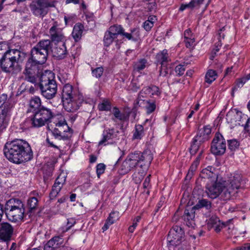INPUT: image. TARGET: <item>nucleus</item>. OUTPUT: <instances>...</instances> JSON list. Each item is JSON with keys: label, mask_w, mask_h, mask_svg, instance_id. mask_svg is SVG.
Here are the masks:
<instances>
[{"label": "nucleus", "mask_w": 250, "mask_h": 250, "mask_svg": "<svg viewBox=\"0 0 250 250\" xmlns=\"http://www.w3.org/2000/svg\"><path fill=\"white\" fill-rule=\"evenodd\" d=\"M200 136H196L193 139L190 147V153L191 155H194L199 150L201 143L204 141L202 140Z\"/></svg>", "instance_id": "72a5a7b5"}, {"label": "nucleus", "mask_w": 250, "mask_h": 250, "mask_svg": "<svg viewBox=\"0 0 250 250\" xmlns=\"http://www.w3.org/2000/svg\"><path fill=\"white\" fill-rule=\"evenodd\" d=\"M141 85V84L139 83L138 78L133 79L129 86V88L132 91L135 92L140 88Z\"/></svg>", "instance_id": "8fccbe9b"}, {"label": "nucleus", "mask_w": 250, "mask_h": 250, "mask_svg": "<svg viewBox=\"0 0 250 250\" xmlns=\"http://www.w3.org/2000/svg\"><path fill=\"white\" fill-rule=\"evenodd\" d=\"M194 208H205L207 210H209L211 208V203L207 199L200 200Z\"/></svg>", "instance_id": "a18cd8bd"}, {"label": "nucleus", "mask_w": 250, "mask_h": 250, "mask_svg": "<svg viewBox=\"0 0 250 250\" xmlns=\"http://www.w3.org/2000/svg\"><path fill=\"white\" fill-rule=\"evenodd\" d=\"M194 207L190 209H186L184 213L182 216L183 219L186 222V224L188 227L192 226L194 224V219L195 218V209Z\"/></svg>", "instance_id": "bb28decb"}, {"label": "nucleus", "mask_w": 250, "mask_h": 250, "mask_svg": "<svg viewBox=\"0 0 250 250\" xmlns=\"http://www.w3.org/2000/svg\"><path fill=\"white\" fill-rule=\"evenodd\" d=\"M35 48L48 55V51L51 48V43L50 40H42L34 46Z\"/></svg>", "instance_id": "7c9ffc66"}, {"label": "nucleus", "mask_w": 250, "mask_h": 250, "mask_svg": "<svg viewBox=\"0 0 250 250\" xmlns=\"http://www.w3.org/2000/svg\"><path fill=\"white\" fill-rule=\"evenodd\" d=\"M211 128L206 126L203 129H199L196 136H200L204 141L207 140L208 138V135L211 133Z\"/></svg>", "instance_id": "ea45409f"}, {"label": "nucleus", "mask_w": 250, "mask_h": 250, "mask_svg": "<svg viewBox=\"0 0 250 250\" xmlns=\"http://www.w3.org/2000/svg\"><path fill=\"white\" fill-rule=\"evenodd\" d=\"M25 54L18 49H9L5 51L2 61L0 64L2 71L15 75L21 70L20 64L25 58Z\"/></svg>", "instance_id": "20e7f679"}, {"label": "nucleus", "mask_w": 250, "mask_h": 250, "mask_svg": "<svg viewBox=\"0 0 250 250\" xmlns=\"http://www.w3.org/2000/svg\"><path fill=\"white\" fill-rule=\"evenodd\" d=\"M247 80L244 77L239 79L237 81L236 86L238 87H241L246 83Z\"/></svg>", "instance_id": "338daca9"}, {"label": "nucleus", "mask_w": 250, "mask_h": 250, "mask_svg": "<svg viewBox=\"0 0 250 250\" xmlns=\"http://www.w3.org/2000/svg\"><path fill=\"white\" fill-rule=\"evenodd\" d=\"M112 113L114 118H113L112 119L114 122H116L117 120L120 121H125L128 118L127 116H126L125 113H121L119 108L116 107H114L113 108Z\"/></svg>", "instance_id": "58836bf2"}, {"label": "nucleus", "mask_w": 250, "mask_h": 250, "mask_svg": "<svg viewBox=\"0 0 250 250\" xmlns=\"http://www.w3.org/2000/svg\"><path fill=\"white\" fill-rule=\"evenodd\" d=\"M237 250H250V243L245 244L241 247L237 248Z\"/></svg>", "instance_id": "774afa93"}, {"label": "nucleus", "mask_w": 250, "mask_h": 250, "mask_svg": "<svg viewBox=\"0 0 250 250\" xmlns=\"http://www.w3.org/2000/svg\"><path fill=\"white\" fill-rule=\"evenodd\" d=\"M41 99L37 96H34L30 99L28 103V107L27 110V113H32L35 115L42 106Z\"/></svg>", "instance_id": "4be33fe9"}, {"label": "nucleus", "mask_w": 250, "mask_h": 250, "mask_svg": "<svg viewBox=\"0 0 250 250\" xmlns=\"http://www.w3.org/2000/svg\"><path fill=\"white\" fill-rule=\"evenodd\" d=\"M153 155L150 150H146L143 152L136 151L129 153L122 165V170L127 173L134 168L138 165L144 170H146L153 160Z\"/></svg>", "instance_id": "7ed1b4c3"}, {"label": "nucleus", "mask_w": 250, "mask_h": 250, "mask_svg": "<svg viewBox=\"0 0 250 250\" xmlns=\"http://www.w3.org/2000/svg\"><path fill=\"white\" fill-rule=\"evenodd\" d=\"M55 74L50 70H45L40 76L38 83L42 95L46 99L53 98L57 91Z\"/></svg>", "instance_id": "39448f33"}, {"label": "nucleus", "mask_w": 250, "mask_h": 250, "mask_svg": "<svg viewBox=\"0 0 250 250\" xmlns=\"http://www.w3.org/2000/svg\"><path fill=\"white\" fill-rule=\"evenodd\" d=\"M56 126L58 127L59 130L61 131V134L68 135V139L71 137L72 134V130L68 126L65 121H60L56 123Z\"/></svg>", "instance_id": "c756f323"}, {"label": "nucleus", "mask_w": 250, "mask_h": 250, "mask_svg": "<svg viewBox=\"0 0 250 250\" xmlns=\"http://www.w3.org/2000/svg\"><path fill=\"white\" fill-rule=\"evenodd\" d=\"M4 212L9 221L17 223L21 222L25 215L24 205L19 199H10L5 203Z\"/></svg>", "instance_id": "423d86ee"}, {"label": "nucleus", "mask_w": 250, "mask_h": 250, "mask_svg": "<svg viewBox=\"0 0 250 250\" xmlns=\"http://www.w3.org/2000/svg\"><path fill=\"white\" fill-rule=\"evenodd\" d=\"M51 43L55 44L59 43H63L66 41V38L62 32V29L57 25L52 26L49 31Z\"/></svg>", "instance_id": "2eb2a0df"}, {"label": "nucleus", "mask_w": 250, "mask_h": 250, "mask_svg": "<svg viewBox=\"0 0 250 250\" xmlns=\"http://www.w3.org/2000/svg\"><path fill=\"white\" fill-rule=\"evenodd\" d=\"M104 69L102 67H99L92 70V73L93 76L96 78H100L103 75Z\"/></svg>", "instance_id": "864d4df0"}, {"label": "nucleus", "mask_w": 250, "mask_h": 250, "mask_svg": "<svg viewBox=\"0 0 250 250\" xmlns=\"http://www.w3.org/2000/svg\"><path fill=\"white\" fill-rule=\"evenodd\" d=\"M184 236L185 232L183 229L179 226H174L169 231L167 241L170 245L177 246L180 244Z\"/></svg>", "instance_id": "f8f14e48"}, {"label": "nucleus", "mask_w": 250, "mask_h": 250, "mask_svg": "<svg viewBox=\"0 0 250 250\" xmlns=\"http://www.w3.org/2000/svg\"><path fill=\"white\" fill-rule=\"evenodd\" d=\"M226 116L227 122L230 124L232 127L237 125L245 127L248 118L241 111L229 112L227 114Z\"/></svg>", "instance_id": "ddd939ff"}, {"label": "nucleus", "mask_w": 250, "mask_h": 250, "mask_svg": "<svg viewBox=\"0 0 250 250\" xmlns=\"http://www.w3.org/2000/svg\"><path fill=\"white\" fill-rule=\"evenodd\" d=\"M38 205L39 201L37 197H29L26 203L27 213H29V215H31L34 213L37 210Z\"/></svg>", "instance_id": "cd10ccee"}, {"label": "nucleus", "mask_w": 250, "mask_h": 250, "mask_svg": "<svg viewBox=\"0 0 250 250\" xmlns=\"http://www.w3.org/2000/svg\"><path fill=\"white\" fill-rule=\"evenodd\" d=\"M146 8H147L150 11H152L155 10L156 8L155 2L154 0H152V1H151L150 2H148L147 3Z\"/></svg>", "instance_id": "0e129e2a"}, {"label": "nucleus", "mask_w": 250, "mask_h": 250, "mask_svg": "<svg viewBox=\"0 0 250 250\" xmlns=\"http://www.w3.org/2000/svg\"><path fill=\"white\" fill-rule=\"evenodd\" d=\"M244 183L242 175L235 173L227 181H220L216 179L214 182L208 183L206 192L211 199H215L220 195L222 200L227 201L235 195L238 190L243 187Z\"/></svg>", "instance_id": "f257e3e1"}, {"label": "nucleus", "mask_w": 250, "mask_h": 250, "mask_svg": "<svg viewBox=\"0 0 250 250\" xmlns=\"http://www.w3.org/2000/svg\"><path fill=\"white\" fill-rule=\"evenodd\" d=\"M153 26V21L147 20L144 23V28L146 31H149Z\"/></svg>", "instance_id": "bf43d9fd"}, {"label": "nucleus", "mask_w": 250, "mask_h": 250, "mask_svg": "<svg viewBox=\"0 0 250 250\" xmlns=\"http://www.w3.org/2000/svg\"><path fill=\"white\" fill-rule=\"evenodd\" d=\"M83 29L84 27L81 23H78L74 25L72 36L75 42H78L81 39Z\"/></svg>", "instance_id": "2f4dec72"}, {"label": "nucleus", "mask_w": 250, "mask_h": 250, "mask_svg": "<svg viewBox=\"0 0 250 250\" xmlns=\"http://www.w3.org/2000/svg\"><path fill=\"white\" fill-rule=\"evenodd\" d=\"M98 108L101 111H108L111 109V104L107 99H104L98 105Z\"/></svg>", "instance_id": "79ce46f5"}, {"label": "nucleus", "mask_w": 250, "mask_h": 250, "mask_svg": "<svg viewBox=\"0 0 250 250\" xmlns=\"http://www.w3.org/2000/svg\"><path fill=\"white\" fill-rule=\"evenodd\" d=\"M231 222V220H229L226 222H221L219 219L215 215L212 216L208 220V226L211 229L213 228L216 232H219L223 228L227 226Z\"/></svg>", "instance_id": "a211bd4d"}, {"label": "nucleus", "mask_w": 250, "mask_h": 250, "mask_svg": "<svg viewBox=\"0 0 250 250\" xmlns=\"http://www.w3.org/2000/svg\"><path fill=\"white\" fill-rule=\"evenodd\" d=\"M119 218V212L118 211H112L107 218L110 221H113V223Z\"/></svg>", "instance_id": "5fc2aeb1"}, {"label": "nucleus", "mask_w": 250, "mask_h": 250, "mask_svg": "<svg viewBox=\"0 0 250 250\" xmlns=\"http://www.w3.org/2000/svg\"><path fill=\"white\" fill-rule=\"evenodd\" d=\"M107 31L116 38L118 35H121L128 40L134 42L137 41L140 37L139 31L138 29L134 28L131 30L130 33H127L124 32L123 27L119 25L111 26Z\"/></svg>", "instance_id": "1a4fd4ad"}, {"label": "nucleus", "mask_w": 250, "mask_h": 250, "mask_svg": "<svg viewBox=\"0 0 250 250\" xmlns=\"http://www.w3.org/2000/svg\"><path fill=\"white\" fill-rule=\"evenodd\" d=\"M185 44L187 47L191 48L194 45L195 40L193 37L184 40Z\"/></svg>", "instance_id": "13d9d810"}, {"label": "nucleus", "mask_w": 250, "mask_h": 250, "mask_svg": "<svg viewBox=\"0 0 250 250\" xmlns=\"http://www.w3.org/2000/svg\"><path fill=\"white\" fill-rule=\"evenodd\" d=\"M66 227H62L59 229V231L60 233H64L69 230L76 224V219L74 218L67 219Z\"/></svg>", "instance_id": "c03bdc74"}, {"label": "nucleus", "mask_w": 250, "mask_h": 250, "mask_svg": "<svg viewBox=\"0 0 250 250\" xmlns=\"http://www.w3.org/2000/svg\"><path fill=\"white\" fill-rule=\"evenodd\" d=\"M42 64L35 62L34 60L29 58L27 61L23 74L25 80L36 85L39 82L40 76L43 73Z\"/></svg>", "instance_id": "0eeeda50"}, {"label": "nucleus", "mask_w": 250, "mask_h": 250, "mask_svg": "<svg viewBox=\"0 0 250 250\" xmlns=\"http://www.w3.org/2000/svg\"><path fill=\"white\" fill-rule=\"evenodd\" d=\"M10 113L3 112L0 109V132L5 129L8 124L9 120Z\"/></svg>", "instance_id": "c9c22d12"}, {"label": "nucleus", "mask_w": 250, "mask_h": 250, "mask_svg": "<svg viewBox=\"0 0 250 250\" xmlns=\"http://www.w3.org/2000/svg\"><path fill=\"white\" fill-rule=\"evenodd\" d=\"M13 230V227L8 223L0 224V247L3 245L7 247V242L11 240Z\"/></svg>", "instance_id": "4468645a"}, {"label": "nucleus", "mask_w": 250, "mask_h": 250, "mask_svg": "<svg viewBox=\"0 0 250 250\" xmlns=\"http://www.w3.org/2000/svg\"><path fill=\"white\" fill-rule=\"evenodd\" d=\"M147 63L146 60L142 59L136 62L134 65V70L139 72L144 70Z\"/></svg>", "instance_id": "37998d69"}, {"label": "nucleus", "mask_w": 250, "mask_h": 250, "mask_svg": "<svg viewBox=\"0 0 250 250\" xmlns=\"http://www.w3.org/2000/svg\"><path fill=\"white\" fill-rule=\"evenodd\" d=\"M52 49L53 56L58 60L65 58L67 54L66 47L65 42L61 43V45H57Z\"/></svg>", "instance_id": "5701e85b"}, {"label": "nucleus", "mask_w": 250, "mask_h": 250, "mask_svg": "<svg viewBox=\"0 0 250 250\" xmlns=\"http://www.w3.org/2000/svg\"><path fill=\"white\" fill-rule=\"evenodd\" d=\"M146 109L147 114H150L153 112L156 108L155 102H150L147 101L146 104Z\"/></svg>", "instance_id": "09e8293b"}, {"label": "nucleus", "mask_w": 250, "mask_h": 250, "mask_svg": "<svg viewBox=\"0 0 250 250\" xmlns=\"http://www.w3.org/2000/svg\"><path fill=\"white\" fill-rule=\"evenodd\" d=\"M239 146V143L236 140L228 141V147L231 151L236 150Z\"/></svg>", "instance_id": "3c124183"}, {"label": "nucleus", "mask_w": 250, "mask_h": 250, "mask_svg": "<svg viewBox=\"0 0 250 250\" xmlns=\"http://www.w3.org/2000/svg\"><path fill=\"white\" fill-rule=\"evenodd\" d=\"M113 224H114L113 221H110V220H108V219H107L104 226L102 228L103 231L104 232V231L107 230L109 229V227Z\"/></svg>", "instance_id": "69168bd1"}, {"label": "nucleus", "mask_w": 250, "mask_h": 250, "mask_svg": "<svg viewBox=\"0 0 250 250\" xmlns=\"http://www.w3.org/2000/svg\"><path fill=\"white\" fill-rule=\"evenodd\" d=\"M187 8H190L191 9H193L190 1L188 3H182L180 6L179 10L180 11H183Z\"/></svg>", "instance_id": "e2e57ef3"}, {"label": "nucleus", "mask_w": 250, "mask_h": 250, "mask_svg": "<svg viewBox=\"0 0 250 250\" xmlns=\"http://www.w3.org/2000/svg\"><path fill=\"white\" fill-rule=\"evenodd\" d=\"M217 77V74L215 70H208L205 75V82L209 84L215 81Z\"/></svg>", "instance_id": "a19ab883"}, {"label": "nucleus", "mask_w": 250, "mask_h": 250, "mask_svg": "<svg viewBox=\"0 0 250 250\" xmlns=\"http://www.w3.org/2000/svg\"><path fill=\"white\" fill-rule=\"evenodd\" d=\"M24 127L25 128L40 127L38 122L37 121L34 115L32 117H29L24 121L23 123Z\"/></svg>", "instance_id": "4c0bfd02"}, {"label": "nucleus", "mask_w": 250, "mask_h": 250, "mask_svg": "<svg viewBox=\"0 0 250 250\" xmlns=\"http://www.w3.org/2000/svg\"><path fill=\"white\" fill-rule=\"evenodd\" d=\"M114 36H112L108 32L106 31L104 34V44L106 46H109L113 42L114 40L116 39Z\"/></svg>", "instance_id": "de8ad7c7"}, {"label": "nucleus", "mask_w": 250, "mask_h": 250, "mask_svg": "<svg viewBox=\"0 0 250 250\" xmlns=\"http://www.w3.org/2000/svg\"><path fill=\"white\" fill-rule=\"evenodd\" d=\"M201 175L204 178L210 179L211 182H214L218 178L216 169L212 166H208L207 168L203 169Z\"/></svg>", "instance_id": "a878e982"}, {"label": "nucleus", "mask_w": 250, "mask_h": 250, "mask_svg": "<svg viewBox=\"0 0 250 250\" xmlns=\"http://www.w3.org/2000/svg\"><path fill=\"white\" fill-rule=\"evenodd\" d=\"M51 133L56 139L63 140H68V135L61 134V131L59 130L58 127L51 130Z\"/></svg>", "instance_id": "49530a36"}, {"label": "nucleus", "mask_w": 250, "mask_h": 250, "mask_svg": "<svg viewBox=\"0 0 250 250\" xmlns=\"http://www.w3.org/2000/svg\"><path fill=\"white\" fill-rule=\"evenodd\" d=\"M117 137V132L113 128L105 130L103 133V139L99 142V146L113 144Z\"/></svg>", "instance_id": "f3484780"}, {"label": "nucleus", "mask_w": 250, "mask_h": 250, "mask_svg": "<svg viewBox=\"0 0 250 250\" xmlns=\"http://www.w3.org/2000/svg\"><path fill=\"white\" fill-rule=\"evenodd\" d=\"M203 152V150L202 149L200 151L199 155L196 158L195 160L192 163L191 166H190V167L189 169L188 172L186 176L187 179H190L191 178L192 176L193 175L194 171H195V170H196V169L199 164L200 159H201V157L202 156Z\"/></svg>", "instance_id": "f704fd0d"}, {"label": "nucleus", "mask_w": 250, "mask_h": 250, "mask_svg": "<svg viewBox=\"0 0 250 250\" xmlns=\"http://www.w3.org/2000/svg\"><path fill=\"white\" fill-rule=\"evenodd\" d=\"M168 73V70L167 67L165 65L161 66V68L159 71V76L165 77Z\"/></svg>", "instance_id": "680f3d73"}, {"label": "nucleus", "mask_w": 250, "mask_h": 250, "mask_svg": "<svg viewBox=\"0 0 250 250\" xmlns=\"http://www.w3.org/2000/svg\"><path fill=\"white\" fill-rule=\"evenodd\" d=\"M60 235L55 236L49 240L44 246V249L46 250H49V249H56L63 244V239L62 233H60Z\"/></svg>", "instance_id": "b1692460"}, {"label": "nucleus", "mask_w": 250, "mask_h": 250, "mask_svg": "<svg viewBox=\"0 0 250 250\" xmlns=\"http://www.w3.org/2000/svg\"><path fill=\"white\" fill-rule=\"evenodd\" d=\"M13 107L12 100L8 98L5 94L0 95V109L3 112L11 113V109Z\"/></svg>", "instance_id": "412c9836"}, {"label": "nucleus", "mask_w": 250, "mask_h": 250, "mask_svg": "<svg viewBox=\"0 0 250 250\" xmlns=\"http://www.w3.org/2000/svg\"><path fill=\"white\" fill-rule=\"evenodd\" d=\"M105 169V165L103 163H100L97 165L96 173L98 178H100L101 175L104 173Z\"/></svg>", "instance_id": "603ef678"}, {"label": "nucleus", "mask_w": 250, "mask_h": 250, "mask_svg": "<svg viewBox=\"0 0 250 250\" xmlns=\"http://www.w3.org/2000/svg\"><path fill=\"white\" fill-rule=\"evenodd\" d=\"M160 94L161 92L158 87L155 85H151L144 87L140 92L139 95L142 97L146 95L158 96Z\"/></svg>", "instance_id": "c85d7f7f"}, {"label": "nucleus", "mask_w": 250, "mask_h": 250, "mask_svg": "<svg viewBox=\"0 0 250 250\" xmlns=\"http://www.w3.org/2000/svg\"><path fill=\"white\" fill-rule=\"evenodd\" d=\"M82 100L78 96L69 100L62 102L64 109L69 112H74L76 111L81 106Z\"/></svg>", "instance_id": "6ab92c4d"}, {"label": "nucleus", "mask_w": 250, "mask_h": 250, "mask_svg": "<svg viewBox=\"0 0 250 250\" xmlns=\"http://www.w3.org/2000/svg\"><path fill=\"white\" fill-rule=\"evenodd\" d=\"M156 59L157 63L161 64V66L166 65L170 61L167 50L164 49L158 53L156 56Z\"/></svg>", "instance_id": "473e14b6"}, {"label": "nucleus", "mask_w": 250, "mask_h": 250, "mask_svg": "<svg viewBox=\"0 0 250 250\" xmlns=\"http://www.w3.org/2000/svg\"><path fill=\"white\" fill-rule=\"evenodd\" d=\"M66 178V176L65 175L60 174L56 178L49 194L50 199H54L58 195L63 185L65 183Z\"/></svg>", "instance_id": "dca6fc26"}, {"label": "nucleus", "mask_w": 250, "mask_h": 250, "mask_svg": "<svg viewBox=\"0 0 250 250\" xmlns=\"http://www.w3.org/2000/svg\"><path fill=\"white\" fill-rule=\"evenodd\" d=\"M226 149V143L221 134L216 133L213 138L211 146L212 153L215 155L223 154Z\"/></svg>", "instance_id": "9b49d317"}, {"label": "nucleus", "mask_w": 250, "mask_h": 250, "mask_svg": "<svg viewBox=\"0 0 250 250\" xmlns=\"http://www.w3.org/2000/svg\"><path fill=\"white\" fill-rule=\"evenodd\" d=\"M34 115L39 125L42 127L50 122L51 119L54 117L55 114L52 109L43 105Z\"/></svg>", "instance_id": "9d476101"}, {"label": "nucleus", "mask_w": 250, "mask_h": 250, "mask_svg": "<svg viewBox=\"0 0 250 250\" xmlns=\"http://www.w3.org/2000/svg\"><path fill=\"white\" fill-rule=\"evenodd\" d=\"M175 71L177 75L180 76L184 74L185 71V68L184 65L180 64L176 66Z\"/></svg>", "instance_id": "4d7b16f0"}, {"label": "nucleus", "mask_w": 250, "mask_h": 250, "mask_svg": "<svg viewBox=\"0 0 250 250\" xmlns=\"http://www.w3.org/2000/svg\"><path fill=\"white\" fill-rule=\"evenodd\" d=\"M47 56V53L40 51L34 47L31 50V56L29 58L35 62L42 64L46 62Z\"/></svg>", "instance_id": "aec40b11"}, {"label": "nucleus", "mask_w": 250, "mask_h": 250, "mask_svg": "<svg viewBox=\"0 0 250 250\" xmlns=\"http://www.w3.org/2000/svg\"><path fill=\"white\" fill-rule=\"evenodd\" d=\"M76 97H77V96L74 94L72 85L69 83L65 84L62 90V102L73 99Z\"/></svg>", "instance_id": "393cba45"}, {"label": "nucleus", "mask_w": 250, "mask_h": 250, "mask_svg": "<svg viewBox=\"0 0 250 250\" xmlns=\"http://www.w3.org/2000/svg\"><path fill=\"white\" fill-rule=\"evenodd\" d=\"M204 1L205 0H190L193 9H199Z\"/></svg>", "instance_id": "6e6d98bb"}, {"label": "nucleus", "mask_w": 250, "mask_h": 250, "mask_svg": "<svg viewBox=\"0 0 250 250\" xmlns=\"http://www.w3.org/2000/svg\"><path fill=\"white\" fill-rule=\"evenodd\" d=\"M55 6L54 2L47 0H35L30 4V8L36 16L44 17L48 13V7Z\"/></svg>", "instance_id": "6e6552de"}, {"label": "nucleus", "mask_w": 250, "mask_h": 250, "mask_svg": "<svg viewBox=\"0 0 250 250\" xmlns=\"http://www.w3.org/2000/svg\"><path fill=\"white\" fill-rule=\"evenodd\" d=\"M145 134L144 126L141 125H136L133 132L132 139L140 140Z\"/></svg>", "instance_id": "e433bc0d"}, {"label": "nucleus", "mask_w": 250, "mask_h": 250, "mask_svg": "<svg viewBox=\"0 0 250 250\" xmlns=\"http://www.w3.org/2000/svg\"><path fill=\"white\" fill-rule=\"evenodd\" d=\"M3 152L10 162L16 164L29 161L33 157L30 145L22 139H16L7 142L4 145Z\"/></svg>", "instance_id": "f03ea898"}, {"label": "nucleus", "mask_w": 250, "mask_h": 250, "mask_svg": "<svg viewBox=\"0 0 250 250\" xmlns=\"http://www.w3.org/2000/svg\"><path fill=\"white\" fill-rule=\"evenodd\" d=\"M6 49V45L5 44L2 45L0 44V64L1 63L4 55L5 54Z\"/></svg>", "instance_id": "052dcab7"}]
</instances>
